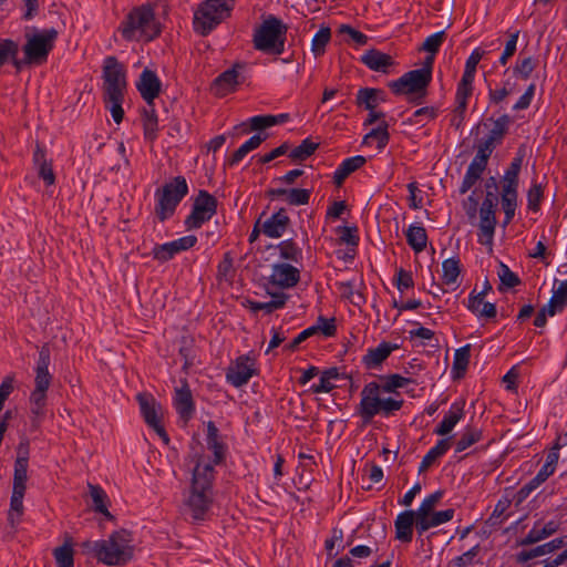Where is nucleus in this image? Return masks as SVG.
Instances as JSON below:
<instances>
[{"mask_svg":"<svg viewBox=\"0 0 567 567\" xmlns=\"http://www.w3.org/2000/svg\"><path fill=\"white\" fill-rule=\"evenodd\" d=\"M214 464L199 458L193 470L190 485L183 494V506L194 520H204L213 504Z\"/></svg>","mask_w":567,"mask_h":567,"instance_id":"obj_1","label":"nucleus"},{"mask_svg":"<svg viewBox=\"0 0 567 567\" xmlns=\"http://www.w3.org/2000/svg\"><path fill=\"white\" fill-rule=\"evenodd\" d=\"M103 101L116 124L124 116L122 103L126 91V70L115 56H106L102 69Z\"/></svg>","mask_w":567,"mask_h":567,"instance_id":"obj_2","label":"nucleus"},{"mask_svg":"<svg viewBox=\"0 0 567 567\" xmlns=\"http://www.w3.org/2000/svg\"><path fill=\"white\" fill-rule=\"evenodd\" d=\"M131 533L121 529L104 540H86L81 547L84 551L93 554L99 561L110 566L125 565L133 555Z\"/></svg>","mask_w":567,"mask_h":567,"instance_id":"obj_3","label":"nucleus"},{"mask_svg":"<svg viewBox=\"0 0 567 567\" xmlns=\"http://www.w3.org/2000/svg\"><path fill=\"white\" fill-rule=\"evenodd\" d=\"M118 32L126 41H152L161 33L154 11L148 6L134 8L124 19Z\"/></svg>","mask_w":567,"mask_h":567,"instance_id":"obj_4","label":"nucleus"},{"mask_svg":"<svg viewBox=\"0 0 567 567\" xmlns=\"http://www.w3.org/2000/svg\"><path fill=\"white\" fill-rule=\"evenodd\" d=\"M28 443H20L18 447V456L14 462L13 486L10 499V509L8 520L13 526L20 522L23 514V497L27 489L28 480V462H29Z\"/></svg>","mask_w":567,"mask_h":567,"instance_id":"obj_5","label":"nucleus"},{"mask_svg":"<svg viewBox=\"0 0 567 567\" xmlns=\"http://www.w3.org/2000/svg\"><path fill=\"white\" fill-rule=\"evenodd\" d=\"M235 0H206L194 16V29L200 35H207L221 21L230 17Z\"/></svg>","mask_w":567,"mask_h":567,"instance_id":"obj_6","label":"nucleus"},{"mask_svg":"<svg viewBox=\"0 0 567 567\" xmlns=\"http://www.w3.org/2000/svg\"><path fill=\"white\" fill-rule=\"evenodd\" d=\"M426 70H412L404 73L400 79L389 83V87L396 95H408L413 104H421L427 95V87L431 83Z\"/></svg>","mask_w":567,"mask_h":567,"instance_id":"obj_7","label":"nucleus"},{"mask_svg":"<svg viewBox=\"0 0 567 567\" xmlns=\"http://www.w3.org/2000/svg\"><path fill=\"white\" fill-rule=\"evenodd\" d=\"M287 27L277 18L270 17L262 22L254 34L255 49L281 54L285 47Z\"/></svg>","mask_w":567,"mask_h":567,"instance_id":"obj_8","label":"nucleus"},{"mask_svg":"<svg viewBox=\"0 0 567 567\" xmlns=\"http://www.w3.org/2000/svg\"><path fill=\"white\" fill-rule=\"evenodd\" d=\"M188 185L183 176H176L166 183L155 193L157 204L155 207L156 216L161 221L169 218L181 200L187 195Z\"/></svg>","mask_w":567,"mask_h":567,"instance_id":"obj_9","label":"nucleus"},{"mask_svg":"<svg viewBox=\"0 0 567 567\" xmlns=\"http://www.w3.org/2000/svg\"><path fill=\"white\" fill-rule=\"evenodd\" d=\"M56 38L58 31L53 28L45 29L32 37H29L23 47L24 62L30 65H41L47 62L48 55L52 51Z\"/></svg>","mask_w":567,"mask_h":567,"instance_id":"obj_10","label":"nucleus"},{"mask_svg":"<svg viewBox=\"0 0 567 567\" xmlns=\"http://www.w3.org/2000/svg\"><path fill=\"white\" fill-rule=\"evenodd\" d=\"M217 212V199L207 190H199L194 199L193 209L185 219L187 229L200 228Z\"/></svg>","mask_w":567,"mask_h":567,"instance_id":"obj_11","label":"nucleus"},{"mask_svg":"<svg viewBox=\"0 0 567 567\" xmlns=\"http://www.w3.org/2000/svg\"><path fill=\"white\" fill-rule=\"evenodd\" d=\"M381 386L377 382L365 384L360 393L361 400L358 406V413L364 423H370L379 414L381 405Z\"/></svg>","mask_w":567,"mask_h":567,"instance_id":"obj_12","label":"nucleus"},{"mask_svg":"<svg viewBox=\"0 0 567 567\" xmlns=\"http://www.w3.org/2000/svg\"><path fill=\"white\" fill-rule=\"evenodd\" d=\"M137 401L145 422L154 429L165 444H168L169 437L161 424V417L158 415L159 406H157L154 398L147 393H138Z\"/></svg>","mask_w":567,"mask_h":567,"instance_id":"obj_13","label":"nucleus"},{"mask_svg":"<svg viewBox=\"0 0 567 567\" xmlns=\"http://www.w3.org/2000/svg\"><path fill=\"white\" fill-rule=\"evenodd\" d=\"M257 373L255 360L249 357H239L231 364L226 373L227 381L235 388H240L248 383L250 378Z\"/></svg>","mask_w":567,"mask_h":567,"instance_id":"obj_14","label":"nucleus"},{"mask_svg":"<svg viewBox=\"0 0 567 567\" xmlns=\"http://www.w3.org/2000/svg\"><path fill=\"white\" fill-rule=\"evenodd\" d=\"M197 243V237L188 235L176 240L165 243L163 245H156L153 248L154 259L165 262L171 260L175 255L193 248Z\"/></svg>","mask_w":567,"mask_h":567,"instance_id":"obj_15","label":"nucleus"},{"mask_svg":"<svg viewBox=\"0 0 567 567\" xmlns=\"http://www.w3.org/2000/svg\"><path fill=\"white\" fill-rule=\"evenodd\" d=\"M136 89L146 104H151L159 95L162 82L154 71L145 69L136 82Z\"/></svg>","mask_w":567,"mask_h":567,"instance_id":"obj_16","label":"nucleus"},{"mask_svg":"<svg viewBox=\"0 0 567 567\" xmlns=\"http://www.w3.org/2000/svg\"><path fill=\"white\" fill-rule=\"evenodd\" d=\"M51 352L48 344L41 347L39 359L35 367L34 390L48 391L52 382V375L49 372Z\"/></svg>","mask_w":567,"mask_h":567,"instance_id":"obj_17","label":"nucleus"},{"mask_svg":"<svg viewBox=\"0 0 567 567\" xmlns=\"http://www.w3.org/2000/svg\"><path fill=\"white\" fill-rule=\"evenodd\" d=\"M299 269L289 264H277L272 267L270 282L275 286L280 288H291L299 282Z\"/></svg>","mask_w":567,"mask_h":567,"instance_id":"obj_18","label":"nucleus"},{"mask_svg":"<svg viewBox=\"0 0 567 567\" xmlns=\"http://www.w3.org/2000/svg\"><path fill=\"white\" fill-rule=\"evenodd\" d=\"M464 401L454 402L443 420L435 427L434 433L441 436L452 432L454 426L464 417Z\"/></svg>","mask_w":567,"mask_h":567,"instance_id":"obj_19","label":"nucleus"},{"mask_svg":"<svg viewBox=\"0 0 567 567\" xmlns=\"http://www.w3.org/2000/svg\"><path fill=\"white\" fill-rule=\"evenodd\" d=\"M454 509L449 508L440 512H430L425 516H417L416 532L419 533V535H423L430 528L450 522L454 517Z\"/></svg>","mask_w":567,"mask_h":567,"instance_id":"obj_20","label":"nucleus"},{"mask_svg":"<svg viewBox=\"0 0 567 567\" xmlns=\"http://www.w3.org/2000/svg\"><path fill=\"white\" fill-rule=\"evenodd\" d=\"M414 524L416 525L414 511L409 509L400 513L394 522L395 538L403 543H410L413 537Z\"/></svg>","mask_w":567,"mask_h":567,"instance_id":"obj_21","label":"nucleus"},{"mask_svg":"<svg viewBox=\"0 0 567 567\" xmlns=\"http://www.w3.org/2000/svg\"><path fill=\"white\" fill-rule=\"evenodd\" d=\"M289 223L290 218L288 217L286 209L280 208L264 223L262 233L270 238H279L286 231Z\"/></svg>","mask_w":567,"mask_h":567,"instance_id":"obj_22","label":"nucleus"},{"mask_svg":"<svg viewBox=\"0 0 567 567\" xmlns=\"http://www.w3.org/2000/svg\"><path fill=\"white\" fill-rule=\"evenodd\" d=\"M174 404L182 419L187 421L192 417L195 406L192 391L186 382L176 389Z\"/></svg>","mask_w":567,"mask_h":567,"instance_id":"obj_23","label":"nucleus"},{"mask_svg":"<svg viewBox=\"0 0 567 567\" xmlns=\"http://www.w3.org/2000/svg\"><path fill=\"white\" fill-rule=\"evenodd\" d=\"M565 545V537L555 538L546 544L536 546L530 549L522 550L517 555V561L526 563L534 558L554 553L555 550L563 548Z\"/></svg>","mask_w":567,"mask_h":567,"instance_id":"obj_24","label":"nucleus"},{"mask_svg":"<svg viewBox=\"0 0 567 567\" xmlns=\"http://www.w3.org/2000/svg\"><path fill=\"white\" fill-rule=\"evenodd\" d=\"M467 308L474 315L487 319L495 318L497 313L496 306L494 303L484 301V292L475 295V291H472L468 297Z\"/></svg>","mask_w":567,"mask_h":567,"instance_id":"obj_25","label":"nucleus"},{"mask_svg":"<svg viewBox=\"0 0 567 567\" xmlns=\"http://www.w3.org/2000/svg\"><path fill=\"white\" fill-rule=\"evenodd\" d=\"M238 72L235 68L226 70L213 83V91L217 96H225L233 92L238 84Z\"/></svg>","mask_w":567,"mask_h":567,"instance_id":"obj_26","label":"nucleus"},{"mask_svg":"<svg viewBox=\"0 0 567 567\" xmlns=\"http://www.w3.org/2000/svg\"><path fill=\"white\" fill-rule=\"evenodd\" d=\"M367 163V158L361 155L346 158L336 169L333 174V182L337 186H341L346 178L362 167Z\"/></svg>","mask_w":567,"mask_h":567,"instance_id":"obj_27","label":"nucleus"},{"mask_svg":"<svg viewBox=\"0 0 567 567\" xmlns=\"http://www.w3.org/2000/svg\"><path fill=\"white\" fill-rule=\"evenodd\" d=\"M362 62L373 71L386 72L393 64V59L386 53L372 49L362 55Z\"/></svg>","mask_w":567,"mask_h":567,"instance_id":"obj_28","label":"nucleus"},{"mask_svg":"<svg viewBox=\"0 0 567 567\" xmlns=\"http://www.w3.org/2000/svg\"><path fill=\"white\" fill-rule=\"evenodd\" d=\"M559 524L557 522L550 520L546 523L544 526L539 527L535 525L528 534L520 540V545L527 546L535 543H538L558 530Z\"/></svg>","mask_w":567,"mask_h":567,"instance_id":"obj_29","label":"nucleus"},{"mask_svg":"<svg viewBox=\"0 0 567 567\" xmlns=\"http://www.w3.org/2000/svg\"><path fill=\"white\" fill-rule=\"evenodd\" d=\"M496 218L494 212L480 210V238L478 241L483 245H492L495 231Z\"/></svg>","mask_w":567,"mask_h":567,"instance_id":"obj_30","label":"nucleus"},{"mask_svg":"<svg viewBox=\"0 0 567 567\" xmlns=\"http://www.w3.org/2000/svg\"><path fill=\"white\" fill-rule=\"evenodd\" d=\"M267 138V135L256 134L251 136L248 141H246L238 150H236L233 155L227 159L226 164L229 166H235L239 162H241L245 156L259 147V145Z\"/></svg>","mask_w":567,"mask_h":567,"instance_id":"obj_31","label":"nucleus"},{"mask_svg":"<svg viewBox=\"0 0 567 567\" xmlns=\"http://www.w3.org/2000/svg\"><path fill=\"white\" fill-rule=\"evenodd\" d=\"M393 347L386 342L380 343L377 348L369 349L363 357V363L368 369L378 368L392 352Z\"/></svg>","mask_w":567,"mask_h":567,"instance_id":"obj_32","label":"nucleus"},{"mask_svg":"<svg viewBox=\"0 0 567 567\" xmlns=\"http://www.w3.org/2000/svg\"><path fill=\"white\" fill-rule=\"evenodd\" d=\"M567 306V280L560 281L557 287L553 289L551 298L548 302L549 316L553 317L561 312Z\"/></svg>","mask_w":567,"mask_h":567,"instance_id":"obj_33","label":"nucleus"},{"mask_svg":"<svg viewBox=\"0 0 567 567\" xmlns=\"http://www.w3.org/2000/svg\"><path fill=\"white\" fill-rule=\"evenodd\" d=\"M143 128L146 140L153 142L157 137L158 120L154 109V102L143 109Z\"/></svg>","mask_w":567,"mask_h":567,"instance_id":"obj_34","label":"nucleus"},{"mask_svg":"<svg viewBox=\"0 0 567 567\" xmlns=\"http://www.w3.org/2000/svg\"><path fill=\"white\" fill-rule=\"evenodd\" d=\"M406 241L415 252H421L427 244L426 230L421 225H411L406 233Z\"/></svg>","mask_w":567,"mask_h":567,"instance_id":"obj_35","label":"nucleus"},{"mask_svg":"<svg viewBox=\"0 0 567 567\" xmlns=\"http://www.w3.org/2000/svg\"><path fill=\"white\" fill-rule=\"evenodd\" d=\"M388 127L389 125L384 120L380 121L378 127L371 130V132L363 137V144L371 145L373 142H377L379 150L384 148L390 138Z\"/></svg>","mask_w":567,"mask_h":567,"instance_id":"obj_36","label":"nucleus"},{"mask_svg":"<svg viewBox=\"0 0 567 567\" xmlns=\"http://www.w3.org/2000/svg\"><path fill=\"white\" fill-rule=\"evenodd\" d=\"M485 168L486 166L483 164L476 163L474 161L471 162L460 187L461 194L467 193L475 185V183L481 178Z\"/></svg>","mask_w":567,"mask_h":567,"instance_id":"obj_37","label":"nucleus"},{"mask_svg":"<svg viewBox=\"0 0 567 567\" xmlns=\"http://www.w3.org/2000/svg\"><path fill=\"white\" fill-rule=\"evenodd\" d=\"M513 123L512 117L508 114H503L497 120L493 122V128L486 135L489 141L495 142L499 145L506 135L509 125Z\"/></svg>","mask_w":567,"mask_h":567,"instance_id":"obj_38","label":"nucleus"},{"mask_svg":"<svg viewBox=\"0 0 567 567\" xmlns=\"http://www.w3.org/2000/svg\"><path fill=\"white\" fill-rule=\"evenodd\" d=\"M482 439V430L467 426L462 433L461 437L455 443V452L461 453L466 449L471 447L473 444L480 442Z\"/></svg>","mask_w":567,"mask_h":567,"instance_id":"obj_39","label":"nucleus"},{"mask_svg":"<svg viewBox=\"0 0 567 567\" xmlns=\"http://www.w3.org/2000/svg\"><path fill=\"white\" fill-rule=\"evenodd\" d=\"M473 78L462 75L461 81L457 84L455 103L458 109H467V100L473 93Z\"/></svg>","mask_w":567,"mask_h":567,"instance_id":"obj_40","label":"nucleus"},{"mask_svg":"<svg viewBox=\"0 0 567 567\" xmlns=\"http://www.w3.org/2000/svg\"><path fill=\"white\" fill-rule=\"evenodd\" d=\"M471 357V344L457 349L454 354L452 370L455 372V378H461L465 373Z\"/></svg>","mask_w":567,"mask_h":567,"instance_id":"obj_41","label":"nucleus"},{"mask_svg":"<svg viewBox=\"0 0 567 567\" xmlns=\"http://www.w3.org/2000/svg\"><path fill=\"white\" fill-rule=\"evenodd\" d=\"M523 164V156L515 157L509 167L506 169L505 175L503 177V187L502 188H518V175Z\"/></svg>","mask_w":567,"mask_h":567,"instance_id":"obj_42","label":"nucleus"},{"mask_svg":"<svg viewBox=\"0 0 567 567\" xmlns=\"http://www.w3.org/2000/svg\"><path fill=\"white\" fill-rule=\"evenodd\" d=\"M331 30L329 27L321 25L311 41V51L316 58L321 56L326 52V47L330 42Z\"/></svg>","mask_w":567,"mask_h":567,"instance_id":"obj_43","label":"nucleus"},{"mask_svg":"<svg viewBox=\"0 0 567 567\" xmlns=\"http://www.w3.org/2000/svg\"><path fill=\"white\" fill-rule=\"evenodd\" d=\"M537 64H538L537 60L533 56L519 58V59H517V61L513 68V73H514V75L519 76L523 80H527V79H529L532 73L536 70Z\"/></svg>","mask_w":567,"mask_h":567,"instance_id":"obj_44","label":"nucleus"},{"mask_svg":"<svg viewBox=\"0 0 567 567\" xmlns=\"http://www.w3.org/2000/svg\"><path fill=\"white\" fill-rule=\"evenodd\" d=\"M442 280L445 285H454L461 274L460 260L456 258H449L442 264Z\"/></svg>","mask_w":567,"mask_h":567,"instance_id":"obj_45","label":"nucleus"},{"mask_svg":"<svg viewBox=\"0 0 567 567\" xmlns=\"http://www.w3.org/2000/svg\"><path fill=\"white\" fill-rule=\"evenodd\" d=\"M90 495L93 501L94 511L97 513L103 514L106 517H112L111 513L107 511L106 507V499L107 496L103 488L99 485L89 484Z\"/></svg>","mask_w":567,"mask_h":567,"instance_id":"obj_46","label":"nucleus"},{"mask_svg":"<svg viewBox=\"0 0 567 567\" xmlns=\"http://www.w3.org/2000/svg\"><path fill=\"white\" fill-rule=\"evenodd\" d=\"M280 257L290 260L293 262H298L302 258L301 248L297 246V244L292 239L284 240L278 246Z\"/></svg>","mask_w":567,"mask_h":567,"instance_id":"obj_47","label":"nucleus"},{"mask_svg":"<svg viewBox=\"0 0 567 567\" xmlns=\"http://www.w3.org/2000/svg\"><path fill=\"white\" fill-rule=\"evenodd\" d=\"M318 147V143L312 142L310 138H306L301 142L300 145H298L290 152L289 157L296 162L305 161L309 156H311L317 151Z\"/></svg>","mask_w":567,"mask_h":567,"instance_id":"obj_48","label":"nucleus"},{"mask_svg":"<svg viewBox=\"0 0 567 567\" xmlns=\"http://www.w3.org/2000/svg\"><path fill=\"white\" fill-rule=\"evenodd\" d=\"M339 377V372L337 368H331L326 370L317 384L311 386L313 393H327L330 392L334 384H332L331 380L337 379Z\"/></svg>","mask_w":567,"mask_h":567,"instance_id":"obj_49","label":"nucleus"},{"mask_svg":"<svg viewBox=\"0 0 567 567\" xmlns=\"http://www.w3.org/2000/svg\"><path fill=\"white\" fill-rule=\"evenodd\" d=\"M439 114V109L435 106H424L416 110L412 117L409 118V123L412 125H425L427 122L434 120Z\"/></svg>","mask_w":567,"mask_h":567,"instance_id":"obj_50","label":"nucleus"},{"mask_svg":"<svg viewBox=\"0 0 567 567\" xmlns=\"http://www.w3.org/2000/svg\"><path fill=\"white\" fill-rule=\"evenodd\" d=\"M382 384H380L383 392H394L399 388H403L411 382V379L404 378L400 374L383 375L380 378Z\"/></svg>","mask_w":567,"mask_h":567,"instance_id":"obj_51","label":"nucleus"},{"mask_svg":"<svg viewBox=\"0 0 567 567\" xmlns=\"http://www.w3.org/2000/svg\"><path fill=\"white\" fill-rule=\"evenodd\" d=\"M382 91L377 89H361L357 94L358 105H364L367 110H373L378 103V95Z\"/></svg>","mask_w":567,"mask_h":567,"instance_id":"obj_52","label":"nucleus"},{"mask_svg":"<svg viewBox=\"0 0 567 567\" xmlns=\"http://www.w3.org/2000/svg\"><path fill=\"white\" fill-rule=\"evenodd\" d=\"M54 558L58 567H74L73 549L64 544L54 549Z\"/></svg>","mask_w":567,"mask_h":567,"instance_id":"obj_53","label":"nucleus"},{"mask_svg":"<svg viewBox=\"0 0 567 567\" xmlns=\"http://www.w3.org/2000/svg\"><path fill=\"white\" fill-rule=\"evenodd\" d=\"M19 44L11 39L0 40V68L9 62L10 58L18 56Z\"/></svg>","mask_w":567,"mask_h":567,"instance_id":"obj_54","label":"nucleus"},{"mask_svg":"<svg viewBox=\"0 0 567 567\" xmlns=\"http://www.w3.org/2000/svg\"><path fill=\"white\" fill-rule=\"evenodd\" d=\"M550 474L544 471L543 468L536 474L534 478H532L527 484H525L518 491V501L525 499L534 489H536L542 483H544Z\"/></svg>","mask_w":567,"mask_h":567,"instance_id":"obj_55","label":"nucleus"},{"mask_svg":"<svg viewBox=\"0 0 567 567\" xmlns=\"http://www.w3.org/2000/svg\"><path fill=\"white\" fill-rule=\"evenodd\" d=\"M31 412L35 417H41L44 414L47 404V391L33 390L30 395Z\"/></svg>","mask_w":567,"mask_h":567,"instance_id":"obj_56","label":"nucleus"},{"mask_svg":"<svg viewBox=\"0 0 567 567\" xmlns=\"http://www.w3.org/2000/svg\"><path fill=\"white\" fill-rule=\"evenodd\" d=\"M442 497H443V492L442 491H436L433 494L426 496L423 499V502L421 503V505L417 508V511L414 512L416 517L417 516H425L430 512H434V507L441 501Z\"/></svg>","mask_w":567,"mask_h":567,"instance_id":"obj_57","label":"nucleus"},{"mask_svg":"<svg viewBox=\"0 0 567 567\" xmlns=\"http://www.w3.org/2000/svg\"><path fill=\"white\" fill-rule=\"evenodd\" d=\"M311 190L306 188H289L287 204L291 206L307 205L310 200Z\"/></svg>","mask_w":567,"mask_h":567,"instance_id":"obj_58","label":"nucleus"},{"mask_svg":"<svg viewBox=\"0 0 567 567\" xmlns=\"http://www.w3.org/2000/svg\"><path fill=\"white\" fill-rule=\"evenodd\" d=\"M446 34L444 31L436 32L425 39L421 50L431 54H435L440 50V47L444 42Z\"/></svg>","mask_w":567,"mask_h":567,"instance_id":"obj_59","label":"nucleus"},{"mask_svg":"<svg viewBox=\"0 0 567 567\" xmlns=\"http://www.w3.org/2000/svg\"><path fill=\"white\" fill-rule=\"evenodd\" d=\"M497 275L501 279L502 285L505 286L506 288H514L515 286H517L520 282L517 275L514 274L508 268V266L503 262L499 264V269H498Z\"/></svg>","mask_w":567,"mask_h":567,"instance_id":"obj_60","label":"nucleus"},{"mask_svg":"<svg viewBox=\"0 0 567 567\" xmlns=\"http://www.w3.org/2000/svg\"><path fill=\"white\" fill-rule=\"evenodd\" d=\"M542 185L535 184L527 192V207L533 212H538L543 199Z\"/></svg>","mask_w":567,"mask_h":567,"instance_id":"obj_61","label":"nucleus"},{"mask_svg":"<svg viewBox=\"0 0 567 567\" xmlns=\"http://www.w3.org/2000/svg\"><path fill=\"white\" fill-rule=\"evenodd\" d=\"M312 327L316 328V333L321 332L326 337H332L337 332L334 318L327 319L324 317H319L317 324Z\"/></svg>","mask_w":567,"mask_h":567,"instance_id":"obj_62","label":"nucleus"},{"mask_svg":"<svg viewBox=\"0 0 567 567\" xmlns=\"http://www.w3.org/2000/svg\"><path fill=\"white\" fill-rule=\"evenodd\" d=\"M483 55H484V52L481 51L480 49H475L471 53V55L468 56V59L466 60V63H465V70L463 73L464 76H468V78H473V79L475 78L476 66L480 63V61L482 60Z\"/></svg>","mask_w":567,"mask_h":567,"instance_id":"obj_63","label":"nucleus"},{"mask_svg":"<svg viewBox=\"0 0 567 567\" xmlns=\"http://www.w3.org/2000/svg\"><path fill=\"white\" fill-rule=\"evenodd\" d=\"M517 189L502 188V208L503 210H516Z\"/></svg>","mask_w":567,"mask_h":567,"instance_id":"obj_64","label":"nucleus"}]
</instances>
